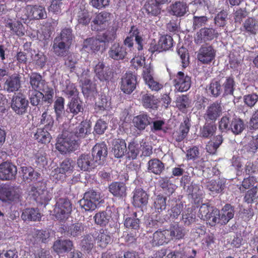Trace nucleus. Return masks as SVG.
<instances>
[{"mask_svg":"<svg viewBox=\"0 0 258 258\" xmlns=\"http://www.w3.org/2000/svg\"><path fill=\"white\" fill-rule=\"evenodd\" d=\"M72 211L70 201L66 198H59L56 203L54 213L56 218L59 220L66 218Z\"/></svg>","mask_w":258,"mask_h":258,"instance_id":"7ed1b4c3","label":"nucleus"},{"mask_svg":"<svg viewBox=\"0 0 258 258\" xmlns=\"http://www.w3.org/2000/svg\"><path fill=\"white\" fill-rule=\"evenodd\" d=\"M96 240L101 247H105L111 241V238L109 232L106 230H103L98 235Z\"/></svg>","mask_w":258,"mask_h":258,"instance_id":"864d4df0","label":"nucleus"},{"mask_svg":"<svg viewBox=\"0 0 258 258\" xmlns=\"http://www.w3.org/2000/svg\"><path fill=\"white\" fill-rule=\"evenodd\" d=\"M243 31L249 34L254 35L258 31V23L255 19L247 18L242 25Z\"/></svg>","mask_w":258,"mask_h":258,"instance_id":"4c0bfd02","label":"nucleus"},{"mask_svg":"<svg viewBox=\"0 0 258 258\" xmlns=\"http://www.w3.org/2000/svg\"><path fill=\"white\" fill-rule=\"evenodd\" d=\"M207 187L211 192V194L220 193L224 189L225 181L220 178L216 180L212 179L207 182Z\"/></svg>","mask_w":258,"mask_h":258,"instance_id":"cd10ccee","label":"nucleus"},{"mask_svg":"<svg viewBox=\"0 0 258 258\" xmlns=\"http://www.w3.org/2000/svg\"><path fill=\"white\" fill-rule=\"evenodd\" d=\"M228 21V14L225 11H222L216 15L214 21L215 25L220 27H224Z\"/></svg>","mask_w":258,"mask_h":258,"instance_id":"13d9d810","label":"nucleus"},{"mask_svg":"<svg viewBox=\"0 0 258 258\" xmlns=\"http://www.w3.org/2000/svg\"><path fill=\"white\" fill-rule=\"evenodd\" d=\"M216 130V126L213 124L207 122L201 130V135L204 138L212 136Z\"/></svg>","mask_w":258,"mask_h":258,"instance_id":"4d7b16f0","label":"nucleus"},{"mask_svg":"<svg viewBox=\"0 0 258 258\" xmlns=\"http://www.w3.org/2000/svg\"><path fill=\"white\" fill-rule=\"evenodd\" d=\"M160 4L156 0H148L144 6L143 11L151 16H157L160 13Z\"/></svg>","mask_w":258,"mask_h":258,"instance_id":"c756f323","label":"nucleus"},{"mask_svg":"<svg viewBox=\"0 0 258 258\" xmlns=\"http://www.w3.org/2000/svg\"><path fill=\"white\" fill-rule=\"evenodd\" d=\"M209 90L214 97H218L222 92L221 79L218 81H213L210 84Z\"/></svg>","mask_w":258,"mask_h":258,"instance_id":"5fc2aeb1","label":"nucleus"},{"mask_svg":"<svg viewBox=\"0 0 258 258\" xmlns=\"http://www.w3.org/2000/svg\"><path fill=\"white\" fill-rule=\"evenodd\" d=\"M21 170L23 179L28 182L36 181L40 175L31 167L22 166Z\"/></svg>","mask_w":258,"mask_h":258,"instance_id":"c9c22d12","label":"nucleus"},{"mask_svg":"<svg viewBox=\"0 0 258 258\" xmlns=\"http://www.w3.org/2000/svg\"><path fill=\"white\" fill-rule=\"evenodd\" d=\"M70 46V45L58 40V39L54 38L53 41L52 50L56 56L64 57L68 54Z\"/></svg>","mask_w":258,"mask_h":258,"instance_id":"412c9836","label":"nucleus"},{"mask_svg":"<svg viewBox=\"0 0 258 258\" xmlns=\"http://www.w3.org/2000/svg\"><path fill=\"white\" fill-rule=\"evenodd\" d=\"M90 132V125L87 121H82L76 127L74 132H72L74 137L78 139L77 141L81 138L86 137L88 133Z\"/></svg>","mask_w":258,"mask_h":258,"instance_id":"473e14b6","label":"nucleus"},{"mask_svg":"<svg viewBox=\"0 0 258 258\" xmlns=\"http://www.w3.org/2000/svg\"><path fill=\"white\" fill-rule=\"evenodd\" d=\"M94 72L101 81H107L110 78V72L107 68L105 67L103 62L99 61L95 66Z\"/></svg>","mask_w":258,"mask_h":258,"instance_id":"2f4dec72","label":"nucleus"},{"mask_svg":"<svg viewBox=\"0 0 258 258\" xmlns=\"http://www.w3.org/2000/svg\"><path fill=\"white\" fill-rule=\"evenodd\" d=\"M17 173V167L11 162H4L0 164V179L3 180L14 179Z\"/></svg>","mask_w":258,"mask_h":258,"instance_id":"1a4fd4ad","label":"nucleus"},{"mask_svg":"<svg viewBox=\"0 0 258 258\" xmlns=\"http://www.w3.org/2000/svg\"><path fill=\"white\" fill-rule=\"evenodd\" d=\"M215 209H216L210 206L207 204H204L199 209V216H200L201 218L204 220L209 219L210 214L212 212H214Z\"/></svg>","mask_w":258,"mask_h":258,"instance_id":"6e6d98bb","label":"nucleus"},{"mask_svg":"<svg viewBox=\"0 0 258 258\" xmlns=\"http://www.w3.org/2000/svg\"><path fill=\"white\" fill-rule=\"evenodd\" d=\"M30 10V16L32 19L39 20L47 17V14L45 8L41 6H28Z\"/></svg>","mask_w":258,"mask_h":258,"instance_id":"c85d7f7f","label":"nucleus"},{"mask_svg":"<svg viewBox=\"0 0 258 258\" xmlns=\"http://www.w3.org/2000/svg\"><path fill=\"white\" fill-rule=\"evenodd\" d=\"M100 201V194L91 189L84 194V197L80 200L79 204L82 209L85 211H92L96 208L97 205Z\"/></svg>","mask_w":258,"mask_h":258,"instance_id":"f03ea898","label":"nucleus"},{"mask_svg":"<svg viewBox=\"0 0 258 258\" xmlns=\"http://www.w3.org/2000/svg\"><path fill=\"white\" fill-rule=\"evenodd\" d=\"M100 41L98 37L96 38H89L84 40L83 44V48L87 51H98L100 48Z\"/></svg>","mask_w":258,"mask_h":258,"instance_id":"79ce46f5","label":"nucleus"},{"mask_svg":"<svg viewBox=\"0 0 258 258\" xmlns=\"http://www.w3.org/2000/svg\"><path fill=\"white\" fill-rule=\"evenodd\" d=\"M149 195L146 191L141 188L136 189L134 194L133 204L138 207L146 206L148 202Z\"/></svg>","mask_w":258,"mask_h":258,"instance_id":"4be33fe9","label":"nucleus"},{"mask_svg":"<svg viewBox=\"0 0 258 258\" xmlns=\"http://www.w3.org/2000/svg\"><path fill=\"white\" fill-rule=\"evenodd\" d=\"M231 129L235 135L241 133L244 129V124L242 120L239 118L233 120L231 122Z\"/></svg>","mask_w":258,"mask_h":258,"instance_id":"0e129e2a","label":"nucleus"},{"mask_svg":"<svg viewBox=\"0 0 258 258\" xmlns=\"http://www.w3.org/2000/svg\"><path fill=\"white\" fill-rule=\"evenodd\" d=\"M221 82L224 90L223 95H233L235 86L233 79L231 77H223L221 79Z\"/></svg>","mask_w":258,"mask_h":258,"instance_id":"ea45409f","label":"nucleus"},{"mask_svg":"<svg viewBox=\"0 0 258 258\" xmlns=\"http://www.w3.org/2000/svg\"><path fill=\"white\" fill-rule=\"evenodd\" d=\"M190 101L186 95H182L177 97L176 105L180 110L184 111L186 108L189 107Z\"/></svg>","mask_w":258,"mask_h":258,"instance_id":"052dcab7","label":"nucleus"},{"mask_svg":"<svg viewBox=\"0 0 258 258\" xmlns=\"http://www.w3.org/2000/svg\"><path fill=\"white\" fill-rule=\"evenodd\" d=\"M84 227L80 223H76L66 228L65 234L68 236L77 237L81 235L83 232Z\"/></svg>","mask_w":258,"mask_h":258,"instance_id":"58836bf2","label":"nucleus"},{"mask_svg":"<svg viewBox=\"0 0 258 258\" xmlns=\"http://www.w3.org/2000/svg\"><path fill=\"white\" fill-rule=\"evenodd\" d=\"M133 122L139 130H144L152 122V119L147 114H142L134 117Z\"/></svg>","mask_w":258,"mask_h":258,"instance_id":"72a5a7b5","label":"nucleus"},{"mask_svg":"<svg viewBox=\"0 0 258 258\" xmlns=\"http://www.w3.org/2000/svg\"><path fill=\"white\" fill-rule=\"evenodd\" d=\"M175 90L179 92H185L187 91L190 87V77L185 75L183 73L179 72L176 76V79L174 80Z\"/></svg>","mask_w":258,"mask_h":258,"instance_id":"ddd939ff","label":"nucleus"},{"mask_svg":"<svg viewBox=\"0 0 258 258\" xmlns=\"http://www.w3.org/2000/svg\"><path fill=\"white\" fill-rule=\"evenodd\" d=\"M72 161L69 159L64 160L57 167L51 171V175L57 180H61L64 175L71 174L74 170Z\"/></svg>","mask_w":258,"mask_h":258,"instance_id":"423d86ee","label":"nucleus"},{"mask_svg":"<svg viewBox=\"0 0 258 258\" xmlns=\"http://www.w3.org/2000/svg\"><path fill=\"white\" fill-rule=\"evenodd\" d=\"M64 99L61 97H58L54 103L53 108L56 115V119L59 121L61 119L64 110Z\"/></svg>","mask_w":258,"mask_h":258,"instance_id":"8fccbe9b","label":"nucleus"},{"mask_svg":"<svg viewBox=\"0 0 258 258\" xmlns=\"http://www.w3.org/2000/svg\"><path fill=\"white\" fill-rule=\"evenodd\" d=\"M30 83L32 90H42L47 84L38 73H32L30 75Z\"/></svg>","mask_w":258,"mask_h":258,"instance_id":"b1692460","label":"nucleus"},{"mask_svg":"<svg viewBox=\"0 0 258 258\" xmlns=\"http://www.w3.org/2000/svg\"><path fill=\"white\" fill-rule=\"evenodd\" d=\"M173 46V39L170 35H166L160 37L158 41V47L162 51L169 50Z\"/></svg>","mask_w":258,"mask_h":258,"instance_id":"3c124183","label":"nucleus"},{"mask_svg":"<svg viewBox=\"0 0 258 258\" xmlns=\"http://www.w3.org/2000/svg\"><path fill=\"white\" fill-rule=\"evenodd\" d=\"M54 121L52 116L46 111H45L41 115L40 124L44 126L43 129L47 131H51L53 127Z\"/></svg>","mask_w":258,"mask_h":258,"instance_id":"49530a36","label":"nucleus"},{"mask_svg":"<svg viewBox=\"0 0 258 258\" xmlns=\"http://www.w3.org/2000/svg\"><path fill=\"white\" fill-rule=\"evenodd\" d=\"M234 216V208L229 204L225 205L220 213V223L226 224Z\"/></svg>","mask_w":258,"mask_h":258,"instance_id":"7c9ffc66","label":"nucleus"},{"mask_svg":"<svg viewBox=\"0 0 258 258\" xmlns=\"http://www.w3.org/2000/svg\"><path fill=\"white\" fill-rule=\"evenodd\" d=\"M107 148L104 143L96 144L92 149V153L95 161H97V165L102 164L106 160L107 155Z\"/></svg>","mask_w":258,"mask_h":258,"instance_id":"2eb2a0df","label":"nucleus"},{"mask_svg":"<svg viewBox=\"0 0 258 258\" xmlns=\"http://www.w3.org/2000/svg\"><path fill=\"white\" fill-rule=\"evenodd\" d=\"M11 104L12 109L17 114L22 115L26 112L28 101L22 94H15L12 96Z\"/></svg>","mask_w":258,"mask_h":258,"instance_id":"39448f33","label":"nucleus"},{"mask_svg":"<svg viewBox=\"0 0 258 258\" xmlns=\"http://www.w3.org/2000/svg\"><path fill=\"white\" fill-rule=\"evenodd\" d=\"M68 107L69 111L74 115H76L83 110L82 102L78 97H72Z\"/></svg>","mask_w":258,"mask_h":258,"instance_id":"a18cd8bd","label":"nucleus"},{"mask_svg":"<svg viewBox=\"0 0 258 258\" xmlns=\"http://www.w3.org/2000/svg\"><path fill=\"white\" fill-rule=\"evenodd\" d=\"M168 230L170 241L184 239L188 232L184 227L178 224L171 226Z\"/></svg>","mask_w":258,"mask_h":258,"instance_id":"6ab92c4d","label":"nucleus"},{"mask_svg":"<svg viewBox=\"0 0 258 258\" xmlns=\"http://www.w3.org/2000/svg\"><path fill=\"white\" fill-rule=\"evenodd\" d=\"M170 11L172 15L181 17L187 12L188 7L186 4L183 2H176L170 6Z\"/></svg>","mask_w":258,"mask_h":258,"instance_id":"f704fd0d","label":"nucleus"},{"mask_svg":"<svg viewBox=\"0 0 258 258\" xmlns=\"http://www.w3.org/2000/svg\"><path fill=\"white\" fill-rule=\"evenodd\" d=\"M28 192L30 199L41 204L48 202L51 199L47 190L34 186H30Z\"/></svg>","mask_w":258,"mask_h":258,"instance_id":"9b49d317","label":"nucleus"},{"mask_svg":"<svg viewBox=\"0 0 258 258\" xmlns=\"http://www.w3.org/2000/svg\"><path fill=\"white\" fill-rule=\"evenodd\" d=\"M99 41L101 43H109L114 41L116 37V31L112 28L98 35Z\"/></svg>","mask_w":258,"mask_h":258,"instance_id":"09e8293b","label":"nucleus"},{"mask_svg":"<svg viewBox=\"0 0 258 258\" xmlns=\"http://www.w3.org/2000/svg\"><path fill=\"white\" fill-rule=\"evenodd\" d=\"M143 78L149 87L153 91H158L162 88V85L155 81L151 74V68L146 66L143 71Z\"/></svg>","mask_w":258,"mask_h":258,"instance_id":"aec40b11","label":"nucleus"},{"mask_svg":"<svg viewBox=\"0 0 258 258\" xmlns=\"http://www.w3.org/2000/svg\"><path fill=\"white\" fill-rule=\"evenodd\" d=\"M108 188L109 191L115 197L123 198L126 196V186L123 182H112Z\"/></svg>","mask_w":258,"mask_h":258,"instance_id":"bb28decb","label":"nucleus"},{"mask_svg":"<svg viewBox=\"0 0 258 258\" xmlns=\"http://www.w3.org/2000/svg\"><path fill=\"white\" fill-rule=\"evenodd\" d=\"M32 236L36 241L46 243L49 240L50 233L46 230L34 229L32 232Z\"/></svg>","mask_w":258,"mask_h":258,"instance_id":"de8ad7c7","label":"nucleus"},{"mask_svg":"<svg viewBox=\"0 0 258 258\" xmlns=\"http://www.w3.org/2000/svg\"><path fill=\"white\" fill-rule=\"evenodd\" d=\"M21 217L24 221H37L40 220L41 215L37 209L27 208L23 210Z\"/></svg>","mask_w":258,"mask_h":258,"instance_id":"a878e982","label":"nucleus"},{"mask_svg":"<svg viewBox=\"0 0 258 258\" xmlns=\"http://www.w3.org/2000/svg\"><path fill=\"white\" fill-rule=\"evenodd\" d=\"M216 50L210 45H202L200 48L197 55L198 59L203 63H209L215 58Z\"/></svg>","mask_w":258,"mask_h":258,"instance_id":"9d476101","label":"nucleus"},{"mask_svg":"<svg viewBox=\"0 0 258 258\" xmlns=\"http://www.w3.org/2000/svg\"><path fill=\"white\" fill-rule=\"evenodd\" d=\"M20 197L19 188L7 186L0 187V200L17 202L20 201Z\"/></svg>","mask_w":258,"mask_h":258,"instance_id":"0eeeda50","label":"nucleus"},{"mask_svg":"<svg viewBox=\"0 0 258 258\" xmlns=\"http://www.w3.org/2000/svg\"><path fill=\"white\" fill-rule=\"evenodd\" d=\"M34 138L38 142L46 144L50 142L51 136L48 131H44V129L39 128L34 135Z\"/></svg>","mask_w":258,"mask_h":258,"instance_id":"603ef678","label":"nucleus"},{"mask_svg":"<svg viewBox=\"0 0 258 258\" xmlns=\"http://www.w3.org/2000/svg\"><path fill=\"white\" fill-rule=\"evenodd\" d=\"M55 38L58 39V40L71 46L74 38L72 29L69 28L63 29L61 31L59 35Z\"/></svg>","mask_w":258,"mask_h":258,"instance_id":"c03bdc74","label":"nucleus"},{"mask_svg":"<svg viewBox=\"0 0 258 258\" xmlns=\"http://www.w3.org/2000/svg\"><path fill=\"white\" fill-rule=\"evenodd\" d=\"M78 147L77 140L75 139L72 132L64 131L59 136L55 144L56 149L62 154L75 150Z\"/></svg>","mask_w":258,"mask_h":258,"instance_id":"f257e3e1","label":"nucleus"},{"mask_svg":"<svg viewBox=\"0 0 258 258\" xmlns=\"http://www.w3.org/2000/svg\"><path fill=\"white\" fill-rule=\"evenodd\" d=\"M186 192L193 198H198L203 195V191L200 185L191 182L190 185L187 186Z\"/></svg>","mask_w":258,"mask_h":258,"instance_id":"680f3d73","label":"nucleus"},{"mask_svg":"<svg viewBox=\"0 0 258 258\" xmlns=\"http://www.w3.org/2000/svg\"><path fill=\"white\" fill-rule=\"evenodd\" d=\"M127 52L128 49L123 44L115 42L109 47L108 55L113 60H120L126 58Z\"/></svg>","mask_w":258,"mask_h":258,"instance_id":"6e6552de","label":"nucleus"},{"mask_svg":"<svg viewBox=\"0 0 258 258\" xmlns=\"http://www.w3.org/2000/svg\"><path fill=\"white\" fill-rule=\"evenodd\" d=\"M170 241L168 229H159L153 234L152 243L153 245H162Z\"/></svg>","mask_w":258,"mask_h":258,"instance_id":"a211bd4d","label":"nucleus"},{"mask_svg":"<svg viewBox=\"0 0 258 258\" xmlns=\"http://www.w3.org/2000/svg\"><path fill=\"white\" fill-rule=\"evenodd\" d=\"M95 223L100 226H105L109 222V216L105 212L97 213L94 216Z\"/></svg>","mask_w":258,"mask_h":258,"instance_id":"bf43d9fd","label":"nucleus"},{"mask_svg":"<svg viewBox=\"0 0 258 258\" xmlns=\"http://www.w3.org/2000/svg\"><path fill=\"white\" fill-rule=\"evenodd\" d=\"M78 21L79 23L83 25L88 24L91 20L90 14L87 10L83 9L78 13Z\"/></svg>","mask_w":258,"mask_h":258,"instance_id":"e2e57ef3","label":"nucleus"},{"mask_svg":"<svg viewBox=\"0 0 258 258\" xmlns=\"http://www.w3.org/2000/svg\"><path fill=\"white\" fill-rule=\"evenodd\" d=\"M196 215L189 209L185 211L182 216V221L185 225L189 226L195 221Z\"/></svg>","mask_w":258,"mask_h":258,"instance_id":"69168bd1","label":"nucleus"},{"mask_svg":"<svg viewBox=\"0 0 258 258\" xmlns=\"http://www.w3.org/2000/svg\"><path fill=\"white\" fill-rule=\"evenodd\" d=\"M8 25L11 30L18 36H22L24 35L23 25L21 22L16 21L9 23Z\"/></svg>","mask_w":258,"mask_h":258,"instance_id":"774afa93","label":"nucleus"},{"mask_svg":"<svg viewBox=\"0 0 258 258\" xmlns=\"http://www.w3.org/2000/svg\"><path fill=\"white\" fill-rule=\"evenodd\" d=\"M218 33L212 28H202L197 33L195 41L197 44H201L203 41L211 40L217 37Z\"/></svg>","mask_w":258,"mask_h":258,"instance_id":"f3484780","label":"nucleus"},{"mask_svg":"<svg viewBox=\"0 0 258 258\" xmlns=\"http://www.w3.org/2000/svg\"><path fill=\"white\" fill-rule=\"evenodd\" d=\"M77 165L81 170L89 172L98 166L97 161L91 153L81 154L77 158Z\"/></svg>","mask_w":258,"mask_h":258,"instance_id":"20e7f679","label":"nucleus"},{"mask_svg":"<svg viewBox=\"0 0 258 258\" xmlns=\"http://www.w3.org/2000/svg\"><path fill=\"white\" fill-rule=\"evenodd\" d=\"M126 151V143L124 140L117 139L113 142L111 152L115 158L122 157Z\"/></svg>","mask_w":258,"mask_h":258,"instance_id":"393cba45","label":"nucleus"},{"mask_svg":"<svg viewBox=\"0 0 258 258\" xmlns=\"http://www.w3.org/2000/svg\"><path fill=\"white\" fill-rule=\"evenodd\" d=\"M21 77L19 74H14L5 81L4 88L8 93L17 91L21 87Z\"/></svg>","mask_w":258,"mask_h":258,"instance_id":"dca6fc26","label":"nucleus"},{"mask_svg":"<svg viewBox=\"0 0 258 258\" xmlns=\"http://www.w3.org/2000/svg\"><path fill=\"white\" fill-rule=\"evenodd\" d=\"M148 170L155 174H160L164 169V164L158 159H153L149 161Z\"/></svg>","mask_w":258,"mask_h":258,"instance_id":"a19ab883","label":"nucleus"},{"mask_svg":"<svg viewBox=\"0 0 258 258\" xmlns=\"http://www.w3.org/2000/svg\"><path fill=\"white\" fill-rule=\"evenodd\" d=\"M142 102L145 108L157 109L158 100L153 95L145 94L142 96Z\"/></svg>","mask_w":258,"mask_h":258,"instance_id":"37998d69","label":"nucleus"},{"mask_svg":"<svg viewBox=\"0 0 258 258\" xmlns=\"http://www.w3.org/2000/svg\"><path fill=\"white\" fill-rule=\"evenodd\" d=\"M28 95L32 106H38L43 101L44 94L41 90H32L30 89L28 92Z\"/></svg>","mask_w":258,"mask_h":258,"instance_id":"e433bc0d","label":"nucleus"},{"mask_svg":"<svg viewBox=\"0 0 258 258\" xmlns=\"http://www.w3.org/2000/svg\"><path fill=\"white\" fill-rule=\"evenodd\" d=\"M110 16V14L109 13L101 12L96 16L92 23L95 25H101L109 20Z\"/></svg>","mask_w":258,"mask_h":258,"instance_id":"338daca9","label":"nucleus"},{"mask_svg":"<svg viewBox=\"0 0 258 258\" xmlns=\"http://www.w3.org/2000/svg\"><path fill=\"white\" fill-rule=\"evenodd\" d=\"M136 77L131 72L126 73L122 77L121 83V90L125 93L130 94L136 88Z\"/></svg>","mask_w":258,"mask_h":258,"instance_id":"f8f14e48","label":"nucleus"},{"mask_svg":"<svg viewBox=\"0 0 258 258\" xmlns=\"http://www.w3.org/2000/svg\"><path fill=\"white\" fill-rule=\"evenodd\" d=\"M222 108L220 104L215 102L207 107L204 114V118L207 122H214L222 114Z\"/></svg>","mask_w":258,"mask_h":258,"instance_id":"4468645a","label":"nucleus"},{"mask_svg":"<svg viewBox=\"0 0 258 258\" xmlns=\"http://www.w3.org/2000/svg\"><path fill=\"white\" fill-rule=\"evenodd\" d=\"M73 247V242L68 239L56 240L53 245L54 250L58 254L68 252Z\"/></svg>","mask_w":258,"mask_h":258,"instance_id":"5701e85b","label":"nucleus"}]
</instances>
